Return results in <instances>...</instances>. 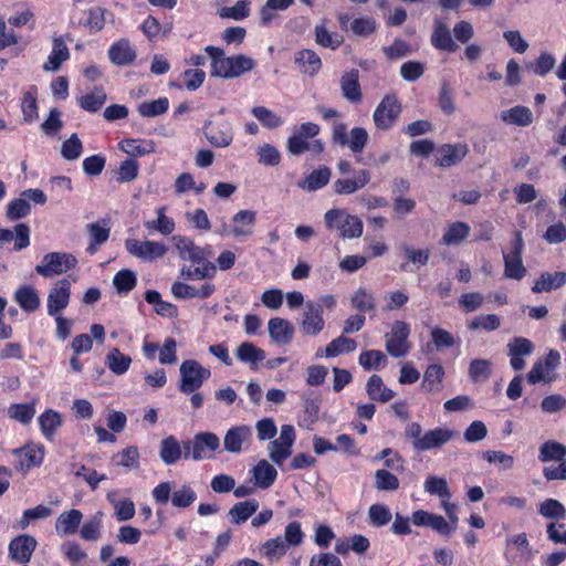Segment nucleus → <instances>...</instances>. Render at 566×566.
Listing matches in <instances>:
<instances>
[{
	"instance_id": "obj_1",
	"label": "nucleus",
	"mask_w": 566,
	"mask_h": 566,
	"mask_svg": "<svg viewBox=\"0 0 566 566\" xmlns=\"http://www.w3.org/2000/svg\"><path fill=\"white\" fill-rule=\"evenodd\" d=\"M172 243L179 259L192 264L181 268L182 276L195 281L212 280L216 276L217 266L209 260L211 255L210 245H197L192 239L180 234L172 237Z\"/></svg>"
},
{
	"instance_id": "obj_2",
	"label": "nucleus",
	"mask_w": 566,
	"mask_h": 566,
	"mask_svg": "<svg viewBox=\"0 0 566 566\" xmlns=\"http://www.w3.org/2000/svg\"><path fill=\"white\" fill-rule=\"evenodd\" d=\"M205 52L211 59V75L222 78H235L243 73L254 69L255 62L253 59L239 54L233 56H226L224 51L220 48L208 45Z\"/></svg>"
},
{
	"instance_id": "obj_3",
	"label": "nucleus",
	"mask_w": 566,
	"mask_h": 566,
	"mask_svg": "<svg viewBox=\"0 0 566 566\" xmlns=\"http://www.w3.org/2000/svg\"><path fill=\"white\" fill-rule=\"evenodd\" d=\"M319 126L312 122H306L293 129L287 138L286 150L293 156H300L304 153L319 155L324 151V143L317 139Z\"/></svg>"
},
{
	"instance_id": "obj_4",
	"label": "nucleus",
	"mask_w": 566,
	"mask_h": 566,
	"mask_svg": "<svg viewBox=\"0 0 566 566\" xmlns=\"http://www.w3.org/2000/svg\"><path fill=\"white\" fill-rule=\"evenodd\" d=\"M324 222L329 231L336 232L344 239L359 238L363 233V221L345 209H329L324 214Z\"/></svg>"
},
{
	"instance_id": "obj_5",
	"label": "nucleus",
	"mask_w": 566,
	"mask_h": 566,
	"mask_svg": "<svg viewBox=\"0 0 566 566\" xmlns=\"http://www.w3.org/2000/svg\"><path fill=\"white\" fill-rule=\"evenodd\" d=\"M180 381L178 389L185 395L193 394L199 390L205 381L211 377L209 368L203 367L195 359H186L179 367Z\"/></svg>"
},
{
	"instance_id": "obj_6",
	"label": "nucleus",
	"mask_w": 566,
	"mask_h": 566,
	"mask_svg": "<svg viewBox=\"0 0 566 566\" xmlns=\"http://www.w3.org/2000/svg\"><path fill=\"white\" fill-rule=\"evenodd\" d=\"M77 259L67 252H50L43 255L34 271L42 277L50 279L67 273L75 269Z\"/></svg>"
},
{
	"instance_id": "obj_7",
	"label": "nucleus",
	"mask_w": 566,
	"mask_h": 566,
	"mask_svg": "<svg viewBox=\"0 0 566 566\" xmlns=\"http://www.w3.org/2000/svg\"><path fill=\"white\" fill-rule=\"evenodd\" d=\"M400 113L401 104L397 96L395 94H387L373 114L374 124L380 130H388L396 124Z\"/></svg>"
},
{
	"instance_id": "obj_8",
	"label": "nucleus",
	"mask_w": 566,
	"mask_h": 566,
	"mask_svg": "<svg viewBox=\"0 0 566 566\" xmlns=\"http://www.w3.org/2000/svg\"><path fill=\"white\" fill-rule=\"evenodd\" d=\"M202 133L207 142L216 148L229 147L234 138L232 124L226 119H207Z\"/></svg>"
},
{
	"instance_id": "obj_9",
	"label": "nucleus",
	"mask_w": 566,
	"mask_h": 566,
	"mask_svg": "<svg viewBox=\"0 0 566 566\" xmlns=\"http://www.w3.org/2000/svg\"><path fill=\"white\" fill-rule=\"evenodd\" d=\"M125 249L130 255L145 262H153L161 259L168 251L167 245L159 241H142L133 238H127L125 240Z\"/></svg>"
},
{
	"instance_id": "obj_10",
	"label": "nucleus",
	"mask_w": 566,
	"mask_h": 566,
	"mask_svg": "<svg viewBox=\"0 0 566 566\" xmlns=\"http://www.w3.org/2000/svg\"><path fill=\"white\" fill-rule=\"evenodd\" d=\"M295 439L296 433L293 426H281L279 438L271 441L268 446L270 459L275 464L282 465L283 462L291 457Z\"/></svg>"
},
{
	"instance_id": "obj_11",
	"label": "nucleus",
	"mask_w": 566,
	"mask_h": 566,
	"mask_svg": "<svg viewBox=\"0 0 566 566\" xmlns=\"http://www.w3.org/2000/svg\"><path fill=\"white\" fill-rule=\"evenodd\" d=\"M76 280H73L75 282ZM72 281L69 277L56 280L52 283L46 297L48 314H62L71 301Z\"/></svg>"
},
{
	"instance_id": "obj_12",
	"label": "nucleus",
	"mask_w": 566,
	"mask_h": 566,
	"mask_svg": "<svg viewBox=\"0 0 566 566\" xmlns=\"http://www.w3.org/2000/svg\"><path fill=\"white\" fill-rule=\"evenodd\" d=\"M190 449V441H184L181 444L175 436H168L160 442L159 457L166 465H172L181 458H191Z\"/></svg>"
},
{
	"instance_id": "obj_13",
	"label": "nucleus",
	"mask_w": 566,
	"mask_h": 566,
	"mask_svg": "<svg viewBox=\"0 0 566 566\" xmlns=\"http://www.w3.org/2000/svg\"><path fill=\"white\" fill-rule=\"evenodd\" d=\"M469 153L464 143L444 144L438 147L434 153V165L441 168H450L460 164Z\"/></svg>"
},
{
	"instance_id": "obj_14",
	"label": "nucleus",
	"mask_w": 566,
	"mask_h": 566,
	"mask_svg": "<svg viewBox=\"0 0 566 566\" xmlns=\"http://www.w3.org/2000/svg\"><path fill=\"white\" fill-rule=\"evenodd\" d=\"M190 442V457L195 461L211 459L212 454L220 448L219 437L208 431L197 433Z\"/></svg>"
},
{
	"instance_id": "obj_15",
	"label": "nucleus",
	"mask_w": 566,
	"mask_h": 566,
	"mask_svg": "<svg viewBox=\"0 0 566 566\" xmlns=\"http://www.w3.org/2000/svg\"><path fill=\"white\" fill-rule=\"evenodd\" d=\"M560 364V354L551 349L545 357L544 361H537L533 365L531 371L527 375V380L531 384H537L539 381L551 382L553 380V371Z\"/></svg>"
},
{
	"instance_id": "obj_16",
	"label": "nucleus",
	"mask_w": 566,
	"mask_h": 566,
	"mask_svg": "<svg viewBox=\"0 0 566 566\" xmlns=\"http://www.w3.org/2000/svg\"><path fill=\"white\" fill-rule=\"evenodd\" d=\"M409 326L401 321L394 323L390 334L387 335L386 349L394 357H401L408 353Z\"/></svg>"
},
{
	"instance_id": "obj_17",
	"label": "nucleus",
	"mask_w": 566,
	"mask_h": 566,
	"mask_svg": "<svg viewBox=\"0 0 566 566\" xmlns=\"http://www.w3.org/2000/svg\"><path fill=\"white\" fill-rule=\"evenodd\" d=\"M44 447L36 444H29L13 451L15 457V468L20 471L27 472L31 468L40 467L44 460Z\"/></svg>"
},
{
	"instance_id": "obj_18",
	"label": "nucleus",
	"mask_w": 566,
	"mask_h": 566,
	"mask_svg": "<svg viewBox=\"0 0 566 566\" xmlns=\"http://www.w3.org/2000/svg\"><path fill=\"white\" fill-rule=\"evenodd\" d=\"M36 545L38 542L32 535H19L9 543V556L17 563L27 564L31 559Z\"/></svg>"
},
{
	"instance_id": "obj_19",
	"label": "nucleus",
	"mask_w": 566,
	"mask_h": 566,
	"mask_svg": "<svg viewBox=\"0 0 566 566\" xmlns=\"http://www.w3.org/2000/svg\"><path fill=\"white\" fill-rule=\"evenodd\" d=\"M302 333L306 336H316L325 328V319L318 305L314 301H307L304 306L301 321Z\"/></svg>"
},
{
	"instance_id": "obj_20",
	"label": "nucleus",
	"mask_w": 566,
	"mask_h": 566,
	"mask_svg": "<svg viewBox=\"0 0 566 566\" xmlns=\"http://www.w3.org/2000/svg\"><path fill=\"white\" fill-rule=\"evenodd\" d=\"M448 516V521L437 514L427 513V526L437 531L442 536H450L458 527L459 517L457 515V505L444 504L442 507Z\"/></svg>"
},
{
	"instance_id": "obj_21",
	"label": "nucleus",
	"mask_w": 566,
	"mask_h": 566,
	"mask_svg": "<svg viewBox=\"0 0 566 566\" xmlns=\"http://www.w3.org/2000/svg\"><path fill=\"white\" fill-rule=\"evenodd\" d=\"M252 438V429L249 426L241 424L231 427L224 434L223 448L229 453L239 454L243 451L244 444Z\"/></svg>"
},
{
	"instance_id": "obj_22",
	"label": "nucleus",
	"mask_w": 566,
	"mask_h": 566,
	"mask_svg": "<svg viewBox=\"0 0 566 566\" xmlns=\"http://www.w3.org/2000/svg\"><path fill=\"white\" fill-rule=\"evenodd\" d=\"M256 222V212L253 210H240L231 219L230 234L235 238H248L253 234Z\"/></svg>"
},
{
	"instance_id": "obj_23",
	"label": "nucleus",
	"mask_w": 566,
	"mask_h": 566,
	"mask_svg": "<svg viewBox=\"0 0 566 566\" xmlns=\"http://www.w3.org/2000/svg\"><path fill=\"white\" fill-rule=\"evenodd\" d=\"M250 481L255 488L268 490L274 484L277 478V470L266 460L262 459L250 470Z\"/></svg>"
},
{
	"instance_id": "obj_24",
	"label": "nucleus",
	"mask_w": 566,
	"mask_h": 566,
	"mask_svg": "<svg viewBox=\"0 0 566 566\" xmlns=\"http://www.w3.org/2000/svg\"><path fill=\"white\" fill-rule=\"evenodd\" d=\"M83 520V513L77 509L62 512L55 520V533L60 537L73 535L77 532Z\"/></svg>"
},
{
	"instance_id": "obj_25",
	"label": "nucleus",
	"mask_w": 566,
	"mask_h": 566,
	"mask_svg": "<svg viewBox=\"0 0 566 566\" xmlns=\"http://www.w3.org/2000/svg\"><path fill=\"white\" fill-rule=\"evenodd\" d=\"M510 364L513 369L521 370L525 367L523 356H528L533 353L534 346L532 342L525 337H515L507 344Z\"/></svg>"
},
{
	"instance_id": "obj_26",
	"label": "nucleus",
	"mask_w": 566,
	"mask_h": 566,
	"mask_svg": "<svg viewBox=\"0 0 566 566\" xmlns=\"http://www.w3.org/2000/svg\"><path fill=\"white\" fill-rule=\"evenodd\" d=\"M136 56V51L128 39H120L108 49V59L118 66L132 64Z\"/></svg>"
},
{
	"instance_id": "obj_27",
	"label": "nucleus",
	"mask_w": 566,
	"mask_h": 566,
	"mask_svg": "<svg viewBox=\"0 0 566 566\" xmlns=\"http://www.w3.org/2000/svg\"><path fill=\"white\" fill-rule=\"evenodd\" d=\"M370 181V172L360 169L355 174L354 178L337 179L333 184V189L337 195H352L363 189Z\"/></svg>"
},
{
	"instance_id": "obj_28",
	"label": "nucleus",
	"mask_w": 566,
	"mask_h": 566,
	"mask_svg": "<svg viewBox=\"0 0 566 566\" xmlns=\"http://www.w3.org/2000/svg\"><path fill=\"white\" fill-rule=\"evenodd\" d=\"M13 300L27 313L38 311L41 305L39 291L32 285L19 286L14 292Z\"/></svg>"
},
{
	"instance_id": "obj_29",
	"label": "nucleus",
	"mask_w": 566,
	"mask_h": 566,
	"mask_svg": "<svg viewBox=\"0 0 566 566\" xmlns=\"http://www.w3.org/2000/svg\"><path fill=\"white\" fill-rule=\"evenodd\" d=\"M500 119L505 125L527 127L533 123L532 111L523 105H516L500 113Z\"/></svg>"
},
{
	"instance_id": "obj_30",
	"label": "nucleus",
	"mask_w": 566,
	"mask_h": 566,
	"mask_svg": "<svg viewBox=\"0 0 566 566\" xmlns=\"http://www.w3.org/2000/svg\"><path fill=\"white\" fill-rule=\"evenodd\" d=\"M167 208L165 206L156 209L157 218L144 222V228L149 234L160 233L161 235H170L176 229V222L172 218L166 214Z\"/></svg>"
},
{
	"instance_id": "obj_31",
	"label": "nucleus",
	"mask_w": 566,
	"mask_h": 566,
	"mask_svg": "<svg viewBox=\"0 0 566 566\" xmlns=\"http://www.w3.org/2000/svg\"><path fill=\"white\" fill-rule=\"evenodd\" d=\"M294 63L298 71L308 76L316 75L322 67V60L316 52L304 49L295 53Z\"/></svg>"
},
{
	"instance_id": "obj_32",
	"label": "nucleus",
	"mask_w": 566,
	"mask_h": 566,
	"mask_svg": "<svg viewBox=\"0 0 566 566\" xmlns=\"http://www.w3.org/2000/svg\"><path fill=\"white\" fill-rule=\"evenodd\" d=\"M269 334L272 340L280 345L289 344L294 335L293 325L284 318L274 317L268 324Z\"/></svg>"
},
{
	"instance_id": "obj_33",
	"label": "nucleus",
	"mask_w": 566,
	"mask_h": 566,
	"mask_svg": "<svg viewBox=\"0 0 566 566\" xmlns=\"http://www.w3.org/2000/svg\"><path fill=\"white\" fill-rule=\"evenodd\" d=\"M431 43L434 48L446 52H454L458 49L452 39L450 29L447 23L436 20L434 29L431 35Z\"/></svg>"
},
{
	"instance_id": "obj_34",
	"label": "nucleus",
	"mask_w": 566,
	"mask_h": 566,
	"mask_svg": "<svg viewBox=\"0 0 566 566\" xmlns=\"http://www.w3.org/2000/svg\"><path fill=\"white\" fill-rule=\"evenodd\" d=\"M340 88L343 96L352 102L357 103L361 99V90L359 85V73L357 70L345 72L340 77Z\"/></svg>"
},
{
	"instance_id": "obj_35",
	"label": "nucleus",
	"mask_w": 566,
	"mask_h": 566,
	"mask_svg": "<svg viewBox=\"0 0 566 566\" xmlns=\"http://www.w3.org/2000/svg\"><path fill=\"white\" fill-rule=\"evenodd\" d=\"M86 230L90 237V244L87 252L93 254L97 251V248L105 243L111 234V227L106 220L97 221L86 226Z\"/></svg>"
},
{
	"instance_id": "obj_36",
	"label": "nucleus",
	"mask_w": 566,
	"mask_h": 566,
	"mask_svg": "<svg viewBox=\"0 0 566 566\" xmlns=\"http://www.w3.org/2000/svg\"><path fill=\"white\" fill-rule=\"evenodd\" d=\"M260 507L258 500H247L235 503L228 512L230 522L241 525L247 522Z\"/></svg>"
},
{
	"instance_id": "obj_37",
	"label": "nucleus",
	"mask_w": 566,
	"mask_h": 566,
	"mask_svg": "<svg viewBox=\"0 0 566 566\" xmlns=\"http://www.w3.org/2000/svg\"><path fill=\"white\" fill-rule=\"evenodd\" d=\"M238 360L249 364L251 369H256L259 363L265 359V352L251 342L242 343L235 350Z\"/></svg>"
},
{
	"instance_id": "obj_38",
	"label": "nucleus",
	"mask_w": 566,
	"mask_h": 566,
	"mask_svg": "<svg viewBox=\"0 0 566 566\" xmlns=\"http://www.w3.org/2000/svg\"><path fill=\"white\" fill-rule=\"evenodd\" d=\"M70 51L65 42L61 39H54L53 46L46 62L43 64V69L46 72L57 71L62 63L69 60Z\"/></svg>"
},
{
	"instance_id": "obj_39",
	"label": "nucleus",
	"mask_w": 566,
	"mask_h": 566,
	"mask_svg": "<svg viewBox=\"0 0 566 566\" xmlns=\"http://www.w3.org/2000/svg\"><path fill=\"white\" fill-rule=\"evenodd\" d=\"M106 499L113 505L117 521L125 522L134 517L136 510L132 500H118L117 491H109Z\"/></svg>"
},
{
	"instance_id": "obj_40",
	"label": "nucleus",
	"mask_w": 566,
	"mask_h": 566,
	"mask_svg": "<svg viewBox=\"0 0 566 566\" xmlns=\"http://www.w3.org/2000/svg\"><path fill=\"white\" fill-rule=\"evenodd\" d=\"M289 547L285 545L282 536L270 538L261 544L260 554L270 563L279 562L287 553Z\"/></svg>"
},
{
	"instance_id": "obj_41",
	"label": "nucleus",
	"mask_w": 566,
	"mask_h": 566,
	"mask_svg": "<svg viewBox=\"0 0 566 566\" xmlns=\"http://www.w3.org/2000/svg\"><path fill=\"white\" fill-rule=\"evenodd\" d=\"M566 283V272H544L539 279L535 281L532 291L534 293L549 292L558 289Z\"/></svg>"
},
{
	"instance_id": "obj_42",
	"label": "nucleus",
	"mask_w": 566,
	"mask_h": 566,
	"mask_svg": "<svg viewBox=\"0 0 566 566\" xmlns=\"http://www.w3.org/2000/svg\"><path fill=\"white\" fill-rule=\"evenodd\" d=\"M332 172L328 167H321L300 181L298 187L307 191H316L328 184Z\"/></svg>"
},
{
	"instance_id": "obj_43",
	"label": "nucleus",
	"mask_w": 566,
	"mask_h": 566,
	"mask_svg": "<svg viewBox=\"0 0 566 566\" xmlns=\"http://www.w3.org/2000/svg\"><path fill=\"white\" fill-rule=\"evenodd\" d=\"M39 424L44 438L51 441L56 429L62 426V417L57 411L48 409L39 417Z\"/></svg>"
},
{
	"instance_id": "obj_44",
	"label": "nucleus",
	"mask_w": 566,
	"mask_h": 566,
	"mask_svg": "<svg viewBox=\"0 0 566 566\" xmlns=\"http://www.w3.org/2000/svg\"><path fill=\"white\" fill-rule=\"evenodd\" d=\"M105 364L113 374L124 375L130 367L132 358L118 348H112L106 355Z\"/></svg>"
},
{
	"instance_id": "obj_45",
	"label": "nucleus",
	"mask_w": 566,
	"mask_h": 566,
	"mask_svg": "<svg viewBox=\"0 0 566 566\" xmlns=\"http://www.w3.org/2000/svg\"><path fill=\"white\" fill-rule=\"evenodd\" d=\"M366 390L370 399L381 402H387L395 396L391 389L384 386L382 379L378 375L369 377Z\"/></svg>"
},
{
	"instance_id": "obj_46",
	"label": "nucleus",
	"mask_w": 566,
	"mask_h": 566,
	"mask_svg": "<svg viewBox=\"0 0 566 566\" xmlns=\"http://www.w3.org/2000/svg\"><path fill=\"white\" fill-rule=\"evenodd\" d=\"M427 493L437 495L441 500V507H444V504H447V506L455 505L454 503L450 502L451 492L447 480L443 478H427Z\"/></svg>"
},
{
	"instance_id": "obj_47",
	"label": "nucleus",
	"mask_w": 566,
	"mask_h": 566,
	"mask_svg": "<svg viewBox=\"0 0 566 566\" xmlns=\"http://www.w3.org/2000/svg\"><path fill=\"white\" fill-rule=\"evenodd\" d=\"M82 109L96 113L106 102V93L102 87H95L93 92L82 95L78 99Z\"/></svg>"
},
{
	"instance_id": "obj_48",
	"label": "nucleus",
	"mask_w": 566,
	"mask_h": 566,
	"mask_svg": "<svg viewBox=\"0 0 566 566\" xmlns=\"http://www.w3.org/2000/svg\"><path fill=\"white\" fill-rule=\"evenodd\" d=\"M566 455V447L559 442L548 440L539 448L538 459L542 462L560 461Z\"/></svg>"
},
{
	"instance_id": "obj_49",
	"label": "nucleus",
	"mask_w": 566,
	"mask_h": 566,
	"mask_svg": "<svg viewBox=\"0 0 566 566\" xmlns=\"http://www.w3.org/2000/svg\"><path fill=\"white\" fill-rule=\"evenodd\" d=\"M352 307L361 313L375 310V296L364 287L356 290L350 297Z\"/></svg>"
},
{
	"instance_id": "obj_50",
	"label": "nucleus",
	"mask_w": 566,
	"mask_h": 566,
	"mask_svg": "<svg viewBox=\"0 0 566 566\" xmlns=\"http://www.w3.org/2000/svg\"><path fill=\"white\" fill-rule=\"evenodd\" d=\"M169 108L167 97H159L154 101L143 102L137 106V111L143 117H156L165 114Z\"/></svg>"
},
{
	"instance_id": "obj_51",
	"label": "nucleus",
	"mask_w": 566,
	"mask_h": 566,
	"mask_svg": "<svg viewBox=\"0 0 566 566\" xmlns=\"http://www.w3.org/2000/svg\"><path fill=\"white\" fill-rule=\"evenodd\" d=\"M469 233H470L469 224H467L465 222L458 221V222L450 224L447 228V230L442 237V241L447 245H455V244H459L460 242H462L469 235Z\"/></svg>"
},
{
	"instance_id": "obj_52",
	"label": "nucleus",
	"mask_w": 566,
	"mask_h": 566,
	"mask_svg": "<svg viewBox=\"0 0 566 566\" xmlns=\"http://www.w3.org/2000/svg\"><path fill=\"white\" fill-rule=\"evenodd\" d=\"M52 515V510L45 505H36L31 509H27L23 511L22 516L18 521V527L20 530H25L29 525L36 520H44Z\"/></svg>"
},
{
	"instance_id": "obj_53",
	"label": "nucleus",
	"mask_w": 566,
	"mask_h": 566,
	"mask_svg": "<svg viewBox=\"0 0 566 566\" xmlns=\"http://www.w3.org/2000/svg\"><path fill=\"white\" fill-rule=\"evenodd\" d=\"M102 517L103 513L97 512L82 525L80 535L84 541L96 542L101 538Z\"/></svg>"
},
{
	"instance_id": "obj_54",
	"label": "nucleus",
	"mask_w": 566,
	"mask_h": 566,
	"mask_svg": "<svg viewBox=\"0 0 566 566\" xmlns=\"http://www.w3.org/2000/svg\"><path fill=\"white\" fill-rule=\"evenodd\" d=\"M356 347L357 344L354 339L345 336H338L325 347L324 355L327 358L336 357L342 353H352L356 349Z\"/></svg>"
},
{
	"instance_id": "obj_55",
	"label": "nucleus",
	"mask_w": 566,
	"mask_h": 566,
	"mask_svg": "<svg viewBox=\"0 0 566 566\" xmlns=\"http://www.w3.org/2000/svg\"><path fill=\"white\" fill-rule=\"evenodd\" d=\"M538 513L551 520H564L566 517V507L555 499H547L538 506Z\"/></svg>"
},
{
	"instance_id": "obj_56",
	"label": "nucleus",
	"mask_w": 566,
	"mask_h": 566,
	"mask_svg": "<svg viewBox=\"0 0 566 566\" xmlns=\"http://www.w3.org/2000/svg\"><path fill=\"white\" fill-rule=\"evenodd\" d=\"M369 139L367 130L363 127H354L348 136L345 146H347L354 154L363 153Z\"/></svg>"
},
{
	"instance_id": "obj_57",
	"label": "nucleus",
	"mask_w": 566,
	"mask_h": 566,
	"mask_svg": "<svg viewBox=\"0 0 566 566\" xmlns=\"http://www.w3.org/2000/svg\"><path fill=\"white\" fill-rule=\"evenodd\" d=\"M315 41L317 44L336 50L343 43V36L337 33L329 32L325 25L315 27Z\"/></svg>"
},
{
	"instance_id": "obj_58",
	"label": "nucleus",
	"mask_w": 566,
	"mask_h": 566,
	"mask_svg": "<svg viewBox=\"0 0 566 566\" xmlns=\"http://www.w3.org/2000/svg\"><path fill=\"white\" fill-rule=\"evenodd\" d=\"M504 275L507 279L520 281L526 275V268L522 258L503 255Z\"/></svg>"
},
{
	"instance_id": "obj_59",
	"label": "nucleus",
	"mask_w": 566,
	"mask_h": 566,
	"mask_svg": "<svg viewBox=\"0 0 566 566\" xmlns=\"http://www.w3.org/2000/svg\"><path fill=\"white\" fill-rule=\"evenodd\" d=\"M119 148L129 156H144L154 151L151 142H140L138 139L122 140Z\"/></svg>"
},
{
	"instance_id": "obj_60",
	"label": "nucleus",
	"mask_w": 566,
	"mask_h": 566,
	"mask_svg": "<svg viewBox=\"0 0 566 566\" xmlns=\"http://www.w3.org/2000/svg\"><path fill=\"white\" fill-rule=\"evenodd\" d=\"M251 113L266 128H277L283 124V119L279 115L264 106H255Z\"/></svg>"
},
{
	"instance_id": "obj_61",
	"label": "nucleus",
	"mask_w": 566,
	"mask_h": 566,
	"mask_svg": "<svg viewBox=\"0 0 566 566\" xmlns=\"http://www.w3.org/2000/svg\"><path fill=\"white\" fill-rule=\"evenodd\" d=\"M8 415L11 419L27 424L33 419L35 408L32 403H13L8 408Z\"/></svg>"
},
{
	"instance_id": "obj_62",
	"label": "nucleus",
	"mask_w": 566,
	"mask_h": 566,
	"mask_svg": "<svg viewBox=\"0 0 566 566\" xmlns=\"http://www.w3.org/2000/svg\"><path fill=\"white\" fill-rule=\"evenodd\" d=\"M137 283L136 274L128 269L120 270L113 279V284L118 293L130 292Z\"/></svg>"
},
{
	"instance_id": "obj_63",
	"label": "nucleus",
	"mask_w": 566,
	"mask_h": 566,
	"mask_svg": "<svg viewBox=\"0 0 566 566\" xmlns=\"http://www.w3.org/2000/svg\"><path fill=\"white\" fill-rule=\"evenodd\" d=\"M258 161L264 166H277L281 161V154L276 147L264 143L256 148Z\"/></svg>"
},
{
	"instance_id": "obj_64",
	"label": "nucleus",
	"mask_w": 566,
	"mask_h": 566,
	"mask_svg": "<svg viewBox=\"0 0 566 566\" xmlns=\"http://www.w3.org/2000/svg\"><path fill=\"white\" fill-rule=\"evenodd\" d=\"M387 358L382 352L370 349L359 355V364L364 369H379L386 365Z\"/></svg>"
}]
</instances>
